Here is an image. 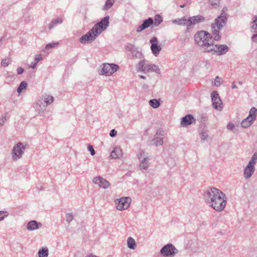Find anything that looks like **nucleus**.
I'll list each match as a JSON object with an SVG mask.
<instances>
[{"label":"nucleus","mask_w":257,"mask_h":257,"mask_svg":"<svg viewBox=\"0 0 257 257\" xmlns=\"http://www.w3.org/2000/svg\"><path fill=\"white\" fill-rule=\"evenodd\" d=\"M227 18L226 14L222 13L215 19L214 23L211 25L212 33L214 37L211 36L210 33L206 31H201L197 32L194 36L195 41L201 49L205 52H210L214 49L213 40L219 41L221 36L219 34V30L225 25Z\"/></svg>","instance_id":"f257e3e1"},{"label":"nucleus","mask_w":257,"mask_h":257,"mask_svg":"<svg viewBox=\"0 0 257 257\" xmlns=\"http://www.w3.org/2000/svg\"><path fill=\"white\" fill-rule=\"evenodd\" d=\"M204 196L205 202L216 211L220 212L224 209L227 197L220 190L214 187L210 188L206 190Z\"/></svg>","instance_id":"f03ea898"},{"label":"nucleus","mask_w":257,"mask_h":257,"mask_svg":"<svg viewBox=\"0 0 257 257\" xmlns=\"http://www.w3.org/2000/svg\"><path fill=\"white\" fill-rule=\"evenodd\" d=\"M257 161V153L253 154L251 159L243 170V177L246 179H249L255 171V165Z\"/></svg>","instance_id":"7ed1b4c3"},{"label":"nucleus","mask_w":257,"mask_h":257,"mask_svg":"<svg viewBox=\"0 0 257 257\" xmlns=\"http://www.w3.org/2000/svg\"><path fill=\"white\" fill-rule=\"evenodd\" d=\"M27 147V144H24L21 142H19L15 145L11 152L13 160L17 161L20 159L22 157Z\"/></svg>","instance_id":"20e7f679"},{"label":"nucleus","mask_w":257,"mask_h":257,"mask_svg":"<svg viewBox=\"0 0 257 257\" xmlns=\"http://www.w3.org/2000/svg\"><path fill=\"white\" fill-rule=\"evenodd\" d=\"M256 116L257 109L254 107H252L249 111L248 115L241 122V126L244 128L249 127L255 120Z\"/></svg>","instance_id":"39448f33"},{"label":"nucleus","mask_w":257,"mask_h":257,"mask_svg":"<svg viewBox=\"0 0 257 257\" xmlns=\"http://www.w3.org/2000/svg\"><path fill=\"white\" fill-rule=\"evenodd\" d=\"M137 158L139 160V168L142 170H147L150 165L151 158L143 151H140L137 154Z\"/></svg>","instance_id":"423d86ee"},{"label":"nucleus","mask_w":257,"mask_h":257,"mask_svg":"<svg viewBox=\"0 0 257 257\" xmlns=\"http://www.w3.org/2000/svg\"><path fill=\"white\" fill-rule=\"evenodd\" d=\"M178 252V249L172 243L165 245L160 250L161 254L164 257H173Z\"/></svg>","instance_id":"0eeeda50"},{"label":"nucleus","mask_w":257,"mask_h":257,"mask_svg":"<svg viewBox=\"0 0 257 257\" xmlns=\"http://www.w3.org/2000/svg\"><path fill=\"white\" fill-rule=\"evenodd\" d=\"M132 199L129 197H123L119 199H116L114 202L116 208L119 211L127 209L131 203Z\"/></svg>","instance_id":"6e6552de"},{"label":"nucleus","mask_w":257,"mask_h":257,"mask_svg":"<svg viewBox=\"0 0 257 257\" xmlns=\"http://www.w3.org/2000/svg\"><path fill=\"white\" fill-rule=\"evenodd\" d=\"M119 69V66L113 63H104L103 64V68L99 72L101 75L106 76H110L117 71Z\"/></svg>","instance_id":"1a4fd4ad"},{"label":"nucleus","mask_w":257,"mask_h":257,"mask_svg":"<svg viewBox=\"0 0 257 257\" xmlns=\"http://www.w3.org/2000/svg\"><path fill=\"white\" fill-rule=\"evenodd\" d=\"M109 17L107 16L103 18L100 22L95 24L92 28L93 31H95L96 33L99 34V35L101 32L105 30L109 26Z\"/></svg>","instance_id":"9d476101"},{"label":"nucleus","mask_w":257,"mask_h":257,"mask_svg":"<svg viewBox=\"0 0 257 257\" xmlns=\"http://www.w3.org/2000/svg\"><path fill=\"white\" fill-rule=\"evenodd\" d=\"M96 33V31H93L92 28L85 35H84L80 37L79 40L80 42L82 44H86L94 41L99 35V34H97Z\"/></svg>","instance_id":"9b49d317"},{"label":"nucleus","mask_w":257,"mask_h":257,"mask_svg":"<svg viewBox=\"0 0 257 257\" xmlns=\"http://www.w3.org/2000/svg\"><path fill=\"white\" fill-rule=\"evenodd\" d=\"M211 99L213 107L217 110H221L222 102L216 91H213L212 92Z\"/></svg>","instance_id":"f8f14e48"},{"label":"nucleus","mask_w":257,"mask_h":257,"mask_svg":"<svg viewBox=\"0 0 257 257\" xmlns=\"http://www.w3.org/2000/svg\"><path fill=\"white\" fill-rule=\"evenodd\" d=\"M92 183L104 189L108 188L110 186L109 182L107 180L100 176L94 177L92 179Z\"/></svg>","instance_id":"ddd939ff"},{"label":"nucleus","mask_w":257,"mask_h":257,"mask_svg":"<svg viewBox=\"0 0 257 257\" xmlns=\"http://www.w3.org/2000/svg\"><path fill=\"white\" fill-rule=\"evenodd\" d=\"M152 65L145 59H143L138 64L137 68L138 71H142L145 73H149L151 72Z\"/></svg>","instance_id":"4468645a"},{"label":"nucleus","mask_w":257,"mask_h":257,"mask_svg":"<svg viewBox=\"0 0 257 257\" xmlns=\"http://www.w3.org/2000/svg\"><path fill=\"white\" fill-rule=\"evenodd\" d=\"M164 131L162 129H158L157 131L156 135L154 137V141H155L154 145L156 146L163 145L164 143L163 136L164 135Z\"/></svg>","instance_id":"2eb2a0df"},{"label":"nucleus","mask_w":257,"mask_h":257,"mask_svg":"<svg viewBox=\"0 0 257 257\" xmlns=\"http://www.w3.org/2000/svg\"><path fill=\"white\" fill-rule=\"evenodd\" d=\"M47 106L43 99L40 98L36 101L34 107L39 114H41L46 110Z\"/></svg>","instance_id":"dca6fc26"},{"label":"nucleus","mask_w":257,"mask_h":257,"mask_svg":"<svg viewBox=\"0 0 257 257\" xmlns=\"http://www.w3.org/2000/svg\"><path fill=\"white\" fill-rule=\"evenodd\" d=\"M214 49L211 52L216 53L218 55L225 54L229 50L227 46L226 45H214Z\"/></svg>","instance_id":"f3484780"},{"label":"nucleus","mask_w":257,"mask_h":257,"mask_svg":"<svg viewBox=\"0 0 257 257\" xmlns=\"http://www.w3.org/2000/svg\"><path fill=\"white\" fill-rule=\"evenodd\" d=\"M205 19L201 16H196L188 18L189 27L192 26L199 23L204 22Z\"/></svg>","instance_id":"a211bd4d"},{"label":"nucleus","mask_w":257,"mask_h":257,"mask_svg":"<svg viewBox=\"0 0 257 257\" xmlns=\"http://www.w3.org/2000/svg\"><path fill=\"white\" fill-rule=\"evenodd\" d=\"M153 24V19L149 18V19L145 20L143 24L139 26L137 29V32L138 33H140L145 30L146 28L149 27L151 25Z\"/></svg>","instance_id":"6ab92c4d"},{"label":"nucleus","mask_w":257,"mask_h":257,"mask_svg":"<svg viewBox=\"0 0 257 257\" xmlns=\"http://www.w3.org/2000/svg\"><path fill=\"white\" fill-rule=\"evenodd\" d=\"M195 119L192 115L188 114L182 119L181 124L183 126H187L192 124L195 122Z\"/></svg>","instance_id":"aec40b11"},{"label":"nucleus","mask_w":257,"mask_h":257,"mask_svg":"<svg viewBox=\"0 0 257 257\" xmlns=\"http://www.w3.org/2000/svg\"><path fill=\"white\" fill-rule=\"evenodd\" d=\"M42 226L41 223H38L35 220H32L29 221L27 225V229L29 231H33L38 229Z\"/></svg>","instance_id":"412c9836"},{"label":"nucleus","mask_w":257,"mask_h":257,"mask_svg":"<svg viewBox=\"0 0 257 257\" xmlns=\"http://www.w3.org/2000/svg\"><path fill=\"white\" fill-rule=\"evenodd\" d=\"M122 155V150L120 147H115L110 154V156L113 159H117Z\"/></svg>","instance_id":"4be33fe9"},{"label":"nucleus","mask_w":257,"mask_h":257,"mask_svg":"<svg viewBox=\"0 0 257 257\" xmlns=\"http://www.w3.org/2000/svg\"><path fill=\"white\" fill-rule=\"evenodd\" d=\"M126 243L127 247L132 250H135L137 248V243L132 237H127Z\"/></svg>","instance_id":"5701e85b"},{"label":"nucleus","mask_w":257,"mask_h":257,"mask_svg":"<svg viewBox=\"0 0 257 257\" xmlns=\"http://www.w3.org/2000/svg\"><path fill=\"white\" fill-rule=\"evenodd\" d=\"M188 22V18L187 19L185 17L172 21L173 23L177 24L179 25L187 26V27H189Z\"/></svg>","instance_id":"b1692460"},{"label":"nucleus","mask_w":257,"mask_h":257,"mask_svg":"<svg viewBox=\"0 0 257 257\" xmlns=\"http://www.w3.org/2000/svg\"><path fill=\"white\" fill-rule=\"evenodd\" d=\"M151 49L153 54L157 56L161 50V47L158 44H152L151 46Z\"/></svg>","instance_id":"393cba45"},{"label":"nucleus","mask_w":257,"mask_h":257,"mask_svg":"<svg viewBox=\"0 0 257 257\" xmlns=\"http://www.w3.org/2000/svg\"><path fill=\"white\" fill-rule=\"evenodd\" d=\"M40 98L43 99L47 105L51 104L54 100V98L52 96L48 94H44Z\"/></svg>","instance_id":"a878e982"},{"label":"nucleus","mask_w":257,"mask_h":257,"mask_svg":"<svg viewBox=\"0 0 257 257\" xmlns=\"http://www.w3.org/2000/svg\"><path fill=\"white\" fill-rule=\"evenodd\" d=\"M39 257H48L49 254V250L47 247H44L41 248L38 251Z\"/></svg>","instance_id":"bb28decb"},{"label":"nucleus","mask_w":257,"mask_h":257,"mask_svg":"<svg viewBox=\"0 0 257 257\" xmlns=\"http://www.w3.org/2000/svg\"><path fill=\"white\" fill-rule=\"evenodd\" d=\"M149 104L153 108H157L160 105L159 100L156 99H153L149 101Z\"/></svg>","instance_id":"cd10ccee"},{"label":"nucleus","mask_w":257,"mask_h":257,"mask_svg":"<svg viewBox=\"0 0 257 257\" xmlns=\"http://www.w3.org/2000/svg\"><path fill=\"white\" fill-rule=\"evenodd\" d=\"M162 21V17L159 15H156L154 18V22L153 21V24L156 27L160 25Z\"/></svg>","instance_id":"c85d7f7f"},{"label":"nucleus","mask_w":257,"mask_h":257,"mask_svg":"<svg viewBox=\"0 0 257 257\" xmlns=\"http://www.w3.org/2000/svg\"><path fill=\"white\" fill-rule=\"evenodd\" d=\"M114 0H107L103 6V10L105 11L110 9L113 5Z\"/></svg>","instance_id":"c756f323"},{"label":"nucleus","mask_w":257,"mask_h":257,"mask_svg":"<svg viewBox=\"0 0 257 257\" xmlns=\"http://www.w3.org/2000/svg\"><path fill=\"white\" fill-rule=\"evenodd\" d=\"M27 86V83L25 81H22L19 85L18 88H17V92L19 93H21L22 91L26 88Z\"/></svg>","instance_id":"7c9ffc66"},{"label":"nucleus","mask_w":257,"mask_h":257,"mask_svg":"<svg viewBox=\"0 0 257 257\" xmlns=\"http://www.w3.org/2000/svg\"><path fill=\"white\" fill-rule=\"evenodd\" d=\"M7 121L6 114H3L0 116V128H1Z\"/></svg>","instance_id":"2f4dec72"},{"label":"nucleus","mask_w":257,"mask_h":257,"mask_svg":"<svg viewBox=\"0 0 257 257\" xmlns=\"http://www.w3.org/2000/svg\"><path fill=\"white\" fill-rule=\"evenodd\" d=\"M151 72H155L157 74H160L161 71L158 65L152 64L151 66Z\"/></svg>","instance_id":"473e14b6"},{"label":"nucleus","mask_w":257,"mask_h":257,"mask_svg":"<svg viewBox=\"0 0 257 257\" xmlns=\"http://www.w3.org/2000/svg\"><path fill=\"white\" fill-rule=\"evenodd\" d=\"M9 215V213L6 211H0V221L3 220Z\"/></svg>","instance_id":"72a5a7b5"},{"label":"nucleus","mask_w":257,"mask_h":257,"mask_svg":"<svg viewBox=\"0 0 257 257\" xmlns=\"http://www.w3.org/2000/svg\"><path fill=\"white\" fill-rule=\"evenodd\" d=\"M74 218L73 214L72 213H68L66 215V221L67 223H70Z\"/></svg>","instance_id":"f704fd0d"},{"label":"nucleus","mask_w":257,"mask_h":257,"mask_svg":"<svg viewBox=\"0 0 257 257\" xmlns=\"http://www.w3.org/2000/svg\"><path fill=\"white\" fill-rule=\"evenodd\" d=\"M59 43L58 42H54V43L48 44L46 46L45 49H50L51 48H55V47H57L59 45Z\"/></svg>","instance_id":"c9c22d12"},{"label":"nucleus","mask_w":257,"mask_h":257,"mask_svg":"<svg viewBox=\"0 0 257 257\" xmlns=\"http://www.w3.org/2000/svg\"><path fill=\"white\" fill-rule=\"evenodd\" d=\"M11 62L10 58H6L2 61L1 64L2 66L6 67L8 66Z\"/></svg>","instance_id":"e433bc0d"},{"label":"nucleus","mask_w":257,"mask_h":257,"mask_svg":"<svg viewBox=\"0 0 257 257\" xmlns=\"http://www.w3.org/2000/svg\"><path fill=\"white\" fill-rule=\"evenodd\" d=\"M251 29L254 30V32H257V17L254 18V20L252 22Z\"/></svg>","instance_id":"4c0bfd02"},{"label":"nucleus","mask_w":257,"mask_h":257,"mask_svg":"<svg viewBox=\"0 0 257 257\" xmlns=\"http://www.w3.org/2000/svg\"><path fill=\"white\" fill-rule=\"evenodd\" d=\"M221 84V79L219 76H216L214 80V84L216 86H219Z\"/></svg>","instance_id":"58836bf2"},{"label":"nucleus","mask_w":257,"mask_h":257,"mask_svg":"<svg viewBox=\"0 0 257 257\" xmlns=\"http://www.w3.org/2000/svg\"><path fill=\"white\" fill-rule=\"evenodd\" d=\"M87 149L88 150V151H90V154L92 155V156H93L95 155V150H94L93 148V146L91 145H88V147H87Z\"/></svg>","instance_id":"ea45409f"},{"label":"nucleus","mask_w":257,"mask_h":257,"mask_svg":"<svg viewBox=\"0 0 257 257\" xmlns=\"http://www.w3.org/2000/svg\"><path fill=\"white\" fill-rule=\"evenodd\" d=\"M52 21H53V23H54V24H55V25L58 24H61L63 22L62 19L60 18H57L56 19H53L52 20Z\"/></svg>","instance_id":"a19ab883"},{"label":"nucleus","mask_w":257,"mask_h":257,"mask_svg":"<svg viewBox=\"0 0 257 257\" xmlns=\"http://www.w3.org/2000/svg\"><path fill=\"white\" fill-rule=\"evenodd\" d=\"M208 135L205 132H201L200 134V138L203 141H205L207 139Z\"/></svg>","instance_id":"79ce46f5"},{"label":"nucleus","mask_w":257,"mask_h":257,"mask_svg":"<svg viewBox=\"0 0 257 257\" xmlns=\"http://www.w3.org/2000/svg\"><path fill=\"white\" fill-rule=\"evenodd\" d=\"M134 48H135L134 45H133L131 44H127L126 45V47H125L126 50L130 51H133L134 49Z\"/></svg>","instance_id":"37998d69"},{"label":"nucleus","mask_w":257,"mask_h":257,"mask_svg":"<svg viewBox=\"0 0 257 257\" xmlns=\"http://www.w3.org/2000/svg\"><path fill=\"white\" fill-rule=\"evenodd\" d=\"M227 128L228 130L233 131L234 129V124L232 122H229L227 125Z\"/></svg>","instance_id":"c03bdc74"},{"label":"nucleus","mask_w":257,"mask_h":257,"mask_svg":"<svg viewBox=\"0 0 257 257\" xmlns=\"http://www.w3.org/2000/svg\"><path fill=\"white\" fill-rule=\"evenodd\" d=\"M210 4L212 6H216L219 3V0H209Z\"/></svg>","instance_id":"a18cd8bd"},{"label":"nucleus","mask_w":257,"mask_h":257,"mask_svg":"<svg viewBox=\"0 0 257 257\" xmlns=\"http://www.w3.org/2000/svg\"><path fill=\"white\" fill-rule=\"evenodd\" d=\"M42 59V55L41 54H38L36 55L35 56V60L36 62L38 63L40 60Z\"/></svg>","instance_id":"49530a36"},{"label":"nucleus","mask_w":257,"mask_h":257,"mask_svg":"<svg viewBox=\"0 0 257 257\" xmlns=\"http://www.w3.org/2000/svg\"><path fill=\"white\" fill-rule=\"evenodd\" d=\"M116 133H117V132L114 129H113L110 131L109 135L111 137H114L116 136Z\"/></svg>","instance_id":"de8ad7c7"},{"label":"nucleus","mask_w":257,"mask_h":257,"mask_svg":"<svg viewBox=\"0 0 257 257\" xmlns=\"http://www.w3.org/2000/svg\"><path fill=\"white\" fill-rule=\"evenodd\" d=\"M256 33V34H253L251 37L252 41L255 43H257V32Z\"/></svg>","instance_id":"09e8293b"},{"label":"nucleus","mask_w":257,"mask_h":257,"mask_svg":"<svg viewBox=\"0 0 257 257\" xmlns=\"http://www.w3.org/2000/svg\"><path fill=\"white\" fill-rule=\"evenodd\" d=\"M150 43L152 44H158V40H157V38H156V37H153L151 40H150Z\"/></svg>","instance_id":"8fccbe9b"},{"label":"nucleus","mask_w":257,"mask_h":257,"mask_svg":"<svg viewBox=\"0 0 257 257\" xmlns=\"http://www.w3.org/2000/svg\"><path fill=\"white\" fill-rule=\"evenodd\" d=\"M24 71V69L22 67H19L17 69V73L18 74H23Z\"/></svg>","instance_id":"3c124183"},{"label":"nucleus","mask_w":257,"mask_h":257,"mask_svg":"<svg viewBox=\"0 0 257 257\" xmlns=\"http://www.w3.org/2000/svg\"><path fill=\"white\" fill-rule=\"evenodd\" d=\"M37 63H38L36 62H32L30 67H31L32 68H33V69H35L36 67V66H37Z\"/></svg>","instance_id":"603ef678"},{"label":"nucleus","mask_w":257,"mask_h":257,"mask_svg":"<svg viewBox=\"0 0 257 257\" xmlns=\"http://www.w3.org/2000/svg\"><path fill=\"white\" fill-rule=\"evenodd\" d=\"M55 26V24H54L53 21L52 20L51 22L49 24L48 28L49 29H52Z\"/></svg>","instance_id":"864d4df0"},{"label":"nucleus","mask_w":257,"mask_h":257,"mask_svg":"<svg viewBox=\"0 0 257 257\" xmlns=\"http://www.w3.org/2000/svg\"><path fill=\"white\" fill-rule=\"evenodd\" d=\"M232 89H236L237 88V86H236V85L235 84L234 82H233L232 83Z\"/></svg>","instance_id":"5fc2aeb1"},{"label":"nucleus","mask_w":257,"mask_h":257,"mask_svg":"<svg viewBox=\"0 0 257 257\" xmlns=\"http://www.w3.org/2000/svg\"><path fill=\"white\" fill-rule=\"evenodd\" d=\"M140 77L141 78H142V79H146V77H145V76H143V75H140Z\"/></svg>","instance_id":"6e6d98bb"},{"label":"nucleus","mask_w":257,"mask_h":257,"mask_svg":"<svg viewBox=\"0 0 257 257\" xmlns=\"http://www.w3.org/2000/svg\"><path fill=\"white\" fill-rule=\"evenodd\" d=\"M238 84H240V85H242V82H241V81H239V82H238Z\"/></svg>","instance_id":"4d7b16f0"},{"label":"nucleus","mask_w":257,"mask_h":257,"mask_svg":"<svg viewBox=\"0 0 257 257\" xmlns=\"http://www.w3.org/2000/svg\"><path fill=\"white\" fill-rule=\"evenodd\" d=\"M180 7H181V8H183V7H184V5H181V6H180Z\"/></svg>","instance_id":"13d9d810"}]
</instances>
